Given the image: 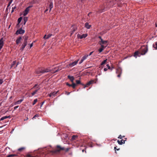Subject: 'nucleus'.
Returning <instances> with one entry per match:
<instances>
[{
	"mask_svg": "<svg viewBox=\"0 0 157 157\" xmlns=\"http://www.w3.org/2000/svg\"><path fill=\"white\" fill-rule=\"evenodd\" d=\"M64 150L65 148L64 147H62L59 145H57L56 150L52 151V152L53 153H56L57 152H59Z\"/></svg>",
	"mask_w": 157,
	"mask_h": 157,
	"instance_id": "7ed1b4c3",
	"label": "nucleus"
},
{
	"mask_svg": "<svg viewBox=\"0 0 157 157\" xmlns=\"http://www.w3.org/2000/svg\"><path fill=\"white\" fill-rule=\"evenodd\" d=\"M101 46V48H100L99 50L98 51L99 52H101L107 46L108 44H107L104 45V44H100Z\"/></svg>",
	"mask_w": 157,
	"mask_h": 157,
	"instance_id": "0eeeda50",
	"label": "nucleus"
},
{
	"mask_svg": "<svg viewBox=\"0 0 157 157\" xmlns=\"http://www.w3.org/2000/svg\"><path fill=\"white\" fill-rule=\"evenodd\" d=\"M66 85L68 86H71V84H70L67 82L66 83Z\"/></svg>",
	"mask_w": 157,
	"mask_h": 157,
	"instance_id": "49530a36",
	"label": "nucleus"
},
{
	"mask_svg": "<svg viewBox=\"0 0 157 157\" xmlns=\"http://www.w3.org/2000/svg\"><path fill=\"white\" fill-rule=\"evenodd\" d=\"M88 35L87 34H83L82 35H80L79 34H78L77 35V36L78 38L82 39L83 38H85Z\"/></svg>",
	"mask_w": 157,
	"mask_h": 157,
	"instance_id": "9b49d317",
	"label": "nucleus"
},
{
	"mask_svg": "<svg viewBox=\"0 0 157 157\" xmlns=\"http://www.w3.org/2000/svg\"><path fill=\"white\" fill-rule=\"evenodd\" d=\"M66 94L67 95H69L70 93V92H66Z\"/></svg>",
	"mask_w": 157,
	"mask_h": 157,
	"instance_id": "3c124183",
	"label": "nucleus"
},
{
	"mask_svg": "<svg viewBox=\"0 0 157 157\" xmlns=\"http://www.w3.org/2000/svg\"><path fill=\"white\" fill-rule=\"evenodd\" d=\"M62 68H61V67H58V68L56 70L55 72H54V73H55V72H56L58 71H59V70H61Z\"/></svg>",
	"mask_w": 157,
	"mask_h": 157,
	"instance_id": "c9c22d12",
	"label": "nucleus"
},
{
	"mask_svg": "<svg viewBox=\"0 0 157 157\" xmlns=\"http://www.w3.org/2000/svg\"><path fill=\"white\" fill-rule=\"evenodd\" d=\"M22 38L21 37L18 38L16 40V43L17 44H18L20 42Z\"/></svg>",
	"mask_w": 157,
	"mask_h": 157,
	"instance_id": "412c9836",
	"label": "nucleus"
},
{
	"mask_svg": "<svg viewBox=\"0 0 157 157\" xmlns=\"http://www.w3.org/2000/svg\"><path fill=\"white\" fill-rule=\"evenodd\" d=\"M91 13V12L89 13L88 14V16H89V15H90Z\"/></svg>",
	"mask_w": 157,
	"mask_h": 157,
	"instance_id": "0e129e2a",
	"label": "nucleus"
},
{
	"mask_svg": "<svg viewBox=\"0 0 157 157\" xmlns=\"http://www.w3.org/2000/svg\"><path fill=\"white\" fill-rule=\"evenodd\" d=\"M3 127V126H0V128H2Z\"/></svg>",
	"mask_w": 157,
	"mask_h": 157,
	"instance_id": "69168bd1",
	"label": "nucleus"
},
{
	"mask_svg": "<svg viewBox=\"0 0 157 157\" xmlns=\"http://www.w3.org/2000/svg\"><path fill=\"white\" fill-rule=\"evenodd\" d=\"M53 7V4L52 2H51L49 5V9H50V11L52 9V8Z\"/></svg>",
	"mask_w": 157,
	"mask_h": 157,
	"instance_id": "b1692460",
	"label": "nucleus"
},
{
	"mask_svg": "<svg viewBox=\"0 0 157 157\" xmlns=\"http://www.w3.org/2000/svg\"><path fill=\"white\" fill-rule=\"evenodd\" d=\"M3 82V80L2 79H0V84H2Z\"/></svg>",
	"mask_w": 157,
	"mask_h": 157,
	"instance_id": "a18cd8bd",
	"label": "nucleus"
},
{
	"mask_svg": "<svg viewBox=\"0 0 157 157\" xmlns=\"http://www.w3.org/2000/svg\"><path fill=\"white\" fill-rule=\"evenodd\" d=\"M23 100V99H21L20 100H18V101H16L15 103V105H17L20 104Z\"/></svg>",
	"mask_w": 157,
	"mask_h": 157,
	"instance_id": "4be33fe9",
	"label": "nucleus"
},
{
	"mask_svg": "<svg viewBox=\"0 0 157 157\" xmlns=\"http://www.w3.org/2000/svg\"><path fill=\"white\" fill-rule=\"evenodd\" d=\"M126 140H121L120 141H119V140H118L117 142L118 143V144L120 145H121L123 144H124L125 143V142L126 141Z\"/></svg>",
	"mask_w": 157,
	"mask_h": 157,
	"instance_id": "aec40b11",
	"label": "nucleus"
},
{
	"mask_svg": "<svg viewBox=\"0 0 157 157\" xmlns=\"http://www.w3.org/2000/svg\"><path fill=\"white\" fill-rule=\"evenodd\" d=\"M79 2H82L83 1H84V0H79Z\"/></svg>",
	"mask_w": 157,
	"mask_h": 157,
	"instance_id": "680f3d73",
	"label": "nucleus"
},
{
	"mask_svg": "<svg viewBox=\"0 0 157 157\" xmlns=\"http://www.w3.org/2000/svg\"><path fill=\"white\" fill-rule=\"evenodd\" d=\"M98 38L100 39V40L98 42L99 44H107L108 42L107 40H104L101 36H99Z\"/></svg>",
	"mask_w": 157,
	"mask_h": 157,
	"instance_id": "20e7f679",
	"label": "nucleus"
},
{
	"mask_svg": "<svg viewBox=\"0 0 157 157\" xmlns=\"http://www.w3.org/2000/svg\"><path fill=\"white\" fill-rule=\"evenodd\" d=\"M14 10L13 9H12V10L11 11V13H12L13 12H14Z\"/></svg>",
	"mask_w": 157,
	"mask_h": 157,
	"instance_id": "e2e57ef3",
	"label": "nucleus"
},
{
	"mask_svg": "<svg viewBox=\"0 0 157 157\" xmlns=\"http://www.w3.org/2000/svg\"><path fill=\"white\" fill-rule=\"evenodd\" d=\"M107 59H106L104 61H103L101 63V65H103L104 64H105L107 62Z\"/></svg>",
	"mask_w": 157,
	"mask_h": 157,
	"instance_id": "393cba45",
	"label": "nucleus"
},
{
	"mask_svg": "<svg viewBox=\"0 0 157 157\" xmlns=\"http://www.w3.org/2000/svg\"><path fill=\"white\" fill-rule=\"evenodd\" d=\"M118 138L120 139H121L122 138V136L121 135H120L119 136Z\"/></svg>",
	"mask_w": 157,
	"mask_h": 157,
	"instance_id": "de8ad7c7",
	"label": "nucleus"
},
{
	"mask_svg": "<svg viewBox=\"0 0 157 157\" xmlns=\"http://www.w3.org/2000/svg\"><path fill=\"white\" fill-rule=\"evenodd\" d=\"M153 47L155 48V49H157V42L155 43V44H153Z\"/></svg>",
	"mask_w": 157,
	"mask_h": 157,
	"instance_id": "cd10ccee",
	"label": "nucleus"
},
{
	"mask_svg": "<svg viewBox=\"0 0 157 157\" xmlns=\"http://www.w3.org/2000/svg\"><path fill=\"white\" fill-rule=\"evenodd\" d=\"M7 118H11V117H10V116H7Z\"/></svg>",
	"mask_w": 157,
	"mask_h": 157,
	"instance_id": "4d7b16f0",
	"label": "nucleus"
},
{
	"mask_svg": "<svg viewBox=\"0 0 157 157\" xmlns=\"http://www.w3.org/2000/svg\"><path fill=\"white\" fill-rule=\"evenodd\" d=\"M52 34H49L47 36V39H48L52 36Z\"/></svg>",
	"mask_w": 157,
	"mask_h": 157,
	"instance_id": "e433bc0d",
	"label": "nucleus"
},
{
	"mask_svg": "<svg viewBox=\"0 0 157 157\" xmlns=\"http://www.w3.org/2000/svg\"><path fill=\"white\" fill-rule=\"evenodd\" d=\"M114 150H115V153H116V150H118H118H119L120 148L117 149V148H116V147H114Z\"/></svg>",
	"mask_w": 157,
	"mask_h": 157,
	"instance_id": "a19ab883",
	"label": "nucleus"
},
{
	"mask_svg": "<svg viewBox=\"0 0 157 157\" xmlns=\"http://www.w3.org/2000/svg\"><path fill=\"white\" fill-rule=\"evenodd\" d=\"M17 156L16 155H15V154H10V155H8L7 156V157H14V156Z\"/></svg>",
	"mask_w": 157,
	"mask_h": 157,
	"instance_id": "c85d7f7f",
	"label": "nucleus"
},
{
	"mask_svg": "<svg viewBox=\"0 0 157 157\" xmlns=\"http://www.w3.org/2000/svg\"><path fill=\"white\" fill-rule=\"evenodd\" d=\"M44 39H47V35H45L44 37Z\"/></svg>",
	"mask_w": 157,
	"mask_h": 157,
	"instance_id": "8fccbe9b",
	"label": "nucleus"
},
{
	"mask_svg": "<svg viewBox=\"0 0 157 157\" xmlns=\"http://www.w3.org/2000/svg\"><path fill=\"white\" fill-rule=\"evenodd\" d=\"M125 137V136H122V137H123H123Z\"/></svg>",
	"mask_w": 157,
	"mask_h": 157,
	"instance_id": "338daca9",
	"label": "nucleus"
},
{
	"mask_svg": "<svg viewBox=\"0 0 157 157\" xmlns=\"http://www.w3.org/2000/svg\"><path fill=\"white\" fill-rule=\"evenodd\" d=\"M33 46V43H32L30 45V48H31Z\"/></svg>",
	"mask_w": 157,
	"mask_h": 157,
	"instance_id": "bf43d9fd",
	"label": "nucleus"
},
{
	"mask_svg": "<svg viewBox=\"0 0 157 157\" xmlns=\"http://www.w3.org/2000/svg\"><path fill=\"white\" fill-rule=\"evenodd\" d=\"M107 68H104V71H107Z\"/></svg>",
	"mask_w": 157,
	"mask_h": 157,
	"instance_id": "6e6d98bb",
	"label": "nucleus"
},
{
	"mask_svg": "<svg viewBox=\"0 0 157 157\" xmlns=\"http://www.w3.org/2000/svg\"><path fill=\"white\" fill-rule=\"evenodd\" d=\"M93 52H90V54H89V56H90L91 55V54H92V53H93Z\"/></svg>",
	"mask_w": 157,
	"mask_h": 157,
	"instance_id": "13d9d810",
	"label": "nucleus"
},
{
	"mask_svg": "<svg viewBox=\"0 0 157 157\" xmlns=\"http://www.w3.org/2000/svg\"><path fill=\"white\" fill-rule=\"evenodd\" d=\"M116 72L117 74H118V75H117V77L119 78L120 77L122 73V70L121 68L120 67L118 68L117 69Z\"/></svg>",
	"mask_w": 157,
	"mask_h": 157,
	"instance_id": "1a4fd4ad",
	"label": "nucleus"
},
{
	"mask_svg": "<svg viewBox=\"0 0 157 157\" xmlns=\"http://www.w3.org/2000/svg\"><path fill=\"white\" fill-rule=\"evenodd\" d=\"M24 42L27 43V40L28 38V36H24Z\"/></svg>",
	"mask_w": 157,
	"mask_h": 157,
	"instance_id": "bb28decb",
	"label": "nucleus"
},
{
	"mask_svg": "<svg viewBox=\"0 0 157 157\" xmlns=\"http://www.w3.org/2000/svg\"><path fill=\"white\" fill-rule=\"evenodd\" d=\"M24 149H25L24 147H21V148L18 149V151H22Z\"/></svg>",
	"mask_w": 157,
	"mask_h": 157,
	"instance_id": "f704fd0d",
	"label": "nucleus"
},
{
	"mask_svg": "<svg viewBox=\"0 0 157 157\" xmlns=\"http://www.w3.org/2000/svg\"><path fill=\"white\" fill-rule=\"evenodd\" d=\"M107 66V67L108 69H111V70H112V69L113 68V67H112V68H111V67L110 66H109V65L108 64H107L106 65Z\"/></svg>",
	"mask_w": 157,
	"mask_h": 157,
	"instance_id": "58836bf2",
	"label": "nucleus"
},
{
	"mask_svg": "<svg viewBox=\"0 0 157 157\" xmlns=\"http://www.w3.org/2000/svg\"><path fill=\"white\" fill-rule=\"evenodd\" d=\"M77 137V136L76 135H73L72 136V139L73 140H75Z\"/></svg>",
	"mask_w": 157,
	"mask_h": 157,
	"instance_id": "473e14b6",
	"label": "nucleus"
},
{
	"mask_svg": "<svg viewBox=\"0 0 157 157\" xmlns=\"http://www.w3.org/2000/svg\"><path fill=\"white\" fill-rule=\"evenodd\" d=\"M37 84H35L34 86H33V88H32V89H34L35 88H37Z\"/></svg>",
	"mask_w": 157,
	"mask_h": 157,
	"instance_id": "37998d69",
	"label": "nucleus"
},
{
	"mask_svg": "<svg viewBox=\"0 0 157 157\" xmlns=\"http://www.w3.org/2000/svg\"><path fill=\"white\" fill-rule=\"evenodd\" d=\"M39 116L37 114H36V115H35L34 117H33V119H34V118H35V119H36V117H38Z\"/></svg>",
	"mask_w": 157,
	"mask_h": 157,
	"instance_id": "79ce46f5",
	"label": "nucleus"
},
{
	"mask_svg": "<svg viewBox=\"0 0 157 157\" xmlns=\"http://www.w3.org/2000/svg\"><path fill=\"white\" fill-rule=\"evenodd\" d=\"M48 8H47L45 10V12H47V11H48Z\"/></svg>",
	"mask_w": 157,
	"mask_h": 157,
	"instance_id": "5fc2aeb1",
	"label": "nucleus"
},
{
	"mask_svg": "<svg viewBox=\"0 0 157 157\" xmlns=\"http://www.w3.org/2000/svg\"><path fill=\"white\" fill-rule=\"evenodd\" d=\"M27 43L24 42L23 44H22V46L20 50H21L22 51L23 50L27 45Z\"/></svg>",
	"mask_w": 157,
	"mask_h": 157,
	"instance_id": "2eb2a0df",
	"label": "nucleus"
},
{
	"mask_svg": "<svg viewBox=\"0 0 157 157\" xmlns=\"http://www.w3.org/2000/svg\"><path fill=\"white\" fill-rule=\"evenodd\" d=\"M78 60H79L78 59L77 61H75L74 62L70 63L69 64L67 65V67H72L75 66L77 63Z\"/></svg>",
	"mask_w": 157,
	"mask_h": 157,
	"instance_id": "423d86ee",
	"label": "nucleus"
},
{
	"mask_svg": "<svg viewBox=\"0 0 157 157\" xmlns=\"http://www.w3.org/2000/svg\"><path fill=\"white\" fill-rule=\"evenodd\" d=\"M70 148H66V149H65V150H64L65 151V152H67L69 151Z\"/></svg>",
	"mask_w": 157,
	"mask_h": 157,
	"instance_id": "ea45409f",
	"label": "nucleus"
},
{
	"mask_svg": "<svg viewBox=\"0 0 157 157\" xmlns=\"http://www.w3.org/2000/svg\"><path fill=\"white\" fill-rule=\"evenodd\" d=\"M19 107V106L18 105H17V106H15V107H14V110H15L17 108Z\"/></svg>",
	"mask_w": 157,
	"mask_h": 157,
	"instance_id": "09e8293b",
	"label": "nucleus"
},
{
	"mask_svg": "<svg viewBox=\"0 0 157 157\" xmlns=\"http://www.w3.org/2000/svg\"><path fill=\"white\" fill-rule=\"evenodd\" d=\"M28 20V18L26 17H25L24 18V25H25Z\"/></svg>",
	"mask_w": 157,
	"mask_h": 157,
	"instance_id": "2f4dec72",
	"label": "nucleus"
},
{
	"mask_svg": "<svg viewBox=\"0 0 157 157\" xmlns=\"http://www.w3.org/2000/svg\"><path fill=\"white\" fill-rule=\"evenodd\" d=\"M16 8V6H15L14 7H13L12 9H13L14 10V9Z\"/></svg>",
	"mask_w": 157,
	"mask_h": 157,
	"instance_id": "864d4df0",
	"label": "nucleus"
},
{
	"mask_svg": "<svg viewBox=\"0 0 157 157\" xmlns=\"http://www.w3.org/2000/svg\"><path fill=\"white\" fill-rule=\"evenodd\" d=\"M22 19V17H19L17 20L18 24H17V26H18L19 25V24L21 22Z\"/></svg>",
	"mask_w": 157,
	"mask_h": 157,
	"instance_id": "5701e85b",
	"label": "nucleus"
},
{
	"mask_svg": "<svg viewBox=\"0 0 157 157\" xmlns=\"http://www.w3.org/2000/svg\"><path fill=\"white\" fill-rule=\"evenodd\" d=\"M52 71V70L49 68H46L44 69H42L41 68H39L36 70V73L37 74H42L51 71Z\"/></svg>",
	"mask_w": 157,
	"mask_h": 157,
	"instance_id": "f03ea898",
	"label": "nucleus"
},
{
	"mask_svg": "<svg viewBox=\"0 0 157 157\" xmlns=\"http://www.w3.org/2000/svg\"><path fill=\"white\" fill-rule=\"evenodd\" d=\"M85 25V27L87 29H90V27L91 26V25H89L88 22L86 23Z\"/></svg>",
	"mask_w": 157,
	"mask_h": 157,
	"instance_id": "6ab92c4d",
	"label": "nucleus"
},
{
	"mask_svg": "<svg viewBox=\"0 0 157 157\" xmlns=\"http://www.w3.org/2000/svg\"><path fill=\"white\" fill-rule=\"evenodd\" d=\"M67 77L69 79H70V80L72 82H73V81L74 79V78L73 76H71L70 75H68Z\"/></svg>",
	"mask_w": 157,
	"mask_h": 157,
	"instance_id": "a211bd4d",
	"label": "nucleus"
},
{
	"mask_svg": "<svg viewBox=\"0 0 157 157\" xmlns=\"http://www.w3.org/2000/svg\"><path fill=\"white\" fill-rule=\"evenodd\" d=\"M76 82L77 84H81V85L83 86H84V84L81 83V82L80 80H76Z\"/></svg>",
	"mask_w": 157,
	"mask_h": 157,
	"instance_id": "a878e982",
	"label": "nucleus"
},
{
	"mask_svg": "<svg viewBox=\"0 0 157 157\" xmlns=\"http://www.w3.org/2000/svg\"><path fill=\"white\" fill-rule=\"evenodd\" d=\"M16 61H13L12 63L11 64V67H14V68H15L16 67H17L18 64L17 63L16 65V66H15V65L16 64Z\"/></svg>",
	"mask_w": 157,
	"mask_h": 157,
	"instance_id": "f3484780",
	"label": "nucleus"
},
{
	"mask_svg": "<svg viewBox=\"0 0 157 157\" xmlns=\"http://www.w3.org/2000/svg\"><path fill=\"white\" fill-rule=\"evenodd\" d=\"M25 32V30L22 29V28H21L17 31L15 34L17 35H18L19 34H21L24 33Z\"/></svg>",
	"mask_w": 157,
	"mask_h": 157,
	"instance_id": "39448f33",
	"label": "nucleus"
},
{
	"mask_svg": "<svg viewBox=\"0 0 157 157\" xmlns=\"http://www.w3.org/2000/svg\"><path fill=\"white\" fill-rule=\"evenodd\" d=\"M72 83V84H71V86H72L73 88L74 89L75 88L76 86V84L74 83L73 82Z\"/></svg>",
	"mask_w": 157,
	"mask_h": 157,
	"instance_id": "c756f323",
	"label": "nucleus"
},
{
	"mask_svg": "<svg viewBox=\"0 0 157 157\" xmlns=\"http://www.w3.org/2000/svg\"><path fill=\"white\" fill-rule=\"evenodd\" d=\"M12 0H10L8 3V4L7 6V7H8L9 6H10V4L12 3Z\"/></svg>",
	"mask_w": 157,
	"mask_h": 157,
	"instance_id": "4c0bfd02",
	"label": "nucleus"
},
{
	"mask_svg": "<svg viewBox=\"0 0 157 157\" xmlns=\"http://www.w3.org/2000/svg\"><path fill=\"white\" fill-rule=\"evenodd\" d=\"M88 56V55H86L83 56V57H82L80 62H79V64H80L81 63H82L87 58Z\"/></svg>",
	"mask_w": 157,
	"mask_h": 157,
	"instance_id": "f8f14e48",
	"label": "nucleus"
},
{
	"mask_svg": "<svg viewBox=\"0 0 157 157\" xmlns=\"http://www.w3.org/2000/svg\"><path fill=\"white\" fill-rule=\"evenodd\" d=\"M58 91H57L56 92L54 91L50 93L49 94V97H53V96H56V94L57 93Z\"/></svg>",
	"mask_w": 157,
	"mask_h": 157,
	"instance_id": "ddd939ff",
	"label": "nucleus"
},
{
	"mask_svg": "<svg viewBox=\"0 0 157 157\" xmlns=\"http://www.w3.org/2000/svg\"><path fill=\"white\" fill-rule=\"evenodd\" d=\"M99 75H101V74L100 73H99L98 74Z\"/></svg>",
	"mask_w": 157,
	"mask_h": 157,
	"instance_id": "774afa93",
	"label": "nucleus"
},
{
	"mask_svg": "<svg viewBox=\"0 0 157 157\" xmlns=\"http://www.w3.org/2000/svg\"><path fill=\"white\" fill-rule=\"evenodd\" d=\"M44 103V101H43V102H42L41 103V106H40L41 107L42 106V105H43V104Z\"/></svg>",
	"mask_w": 157,
	"mask_h": 157,
	"instance_id": "603ef678",
	"label": "nucleus"
},
{
	"mask_svg": "<svg viewBox=\"0 0 157 157\" xmlns=\"http://www.w3.org/2000/svg\"><path fill=\"white\" fill-rule=\"evenodd\" d=\"M7 118V116H5L2 117L0 119V121L3 120H4Z\"/></svg>",
	"mask_w": 157,
	"mask_h": 157,
	"instance_id": "7c9ffc66",
	"label": "nucleus"
},
{
	"mask_svg": "<svg viewBox=\"0 0 157 157\" xmlns=\"http://www.w3.org/2000/svg\"><path fill=\"white\" fill-rule=\"evenodd\" d=\"M28 157H32V156L30 155H28Z\"/></svg>",
	"mask_w": 157,
	"mask_h": 157,
	"instance_id": "052dcab7",
	"label": "nucleus"
},
{
	"mask_svg": "<svg viewBox=\"0 0 157 157\" xmlns=\"http://www.w3.org/2000/svg\"><path fill=\"white\" fill-rule=\"evenodd\" d=\"M147 51L148 48L147 46H142L140 51H137L134 52V56L136 58L137 56H140L141 55H144Z\"/></svg>",
	"mask_w": 157,
	"mask_h": 157,
	"instance_id": "f257e3e1",
	"label": "nucleus"
},
{
	"mask_svg": "<svg viewBox=\"0 0 157 157\" xmlns=\"http://www.w3.org/2000/svg\"><path fill=\"white\" fill-rule=\"evenodd\" d=\"M32 7V6H29L25 9V10H24L23 12V15L24 16H25L27 15V14L29 12V9L30 8Z\"/></svg>",
	"mask_w": 157,
	"mask_h": 157,
	"instance_id": "6e6552de",
	"label": "nucleus"
},
{
	"mask_svg": "<svg viewBox=\"0 0 157 157\" xmlns=\"http://www.w3.org/2000/svg\"><path fill=\"white\" fill-rule=\"evenodd\" d=\"M94 82V80H92L89 82L88 83H87L86 85H84V87H83L84 88H85L86 87H88L91 84L93 83Z\"/></svg>",
	"mask_w": 157,
	"mask_h": 157,
	"instance_id": "9d476101",
	"label": "nucleus"
},
{
	"mask_svg": "<svg viewBox=\"0 0 157 157\" xmlns=\"http://www.w3.org/2000/svg\"><path fill=\"white\" fill-rule=\"evenodd\" d=\"M76 29L75 28L73 29V30L72 31V33H71V35L76 30Z\"/></svg>",
	"mask_w": 157,
	"mask_h": 157,
	"instance_id": "c03bdc74",
	"label": "nucleus"
},
{
	"mask_svg": "<svg viewBox=\"0 0 157 157\" xmlns=\"http://www.w3.org/2000/svg\"><path fill=\"white\" fill-rule=\"evenodd\" d=\"M3 45V38H2L0 40V49H1L2 48Z\"/></svg>",
	"mask_w": 157,
	"mask_h": 157,
	"instance_id": "dca6fc26",
	"label": "nucleus"
},
{
	"mask_svg": "<svg viewBox=\"0 0 157 157\" xmlns=\"http://www.w3.org/2000/svg\"><path fill=\"white\" fill-rule=\"evenodd\" d=\"M37 99H34V100L33 101V105H34L36 103V102H37Z\"/></svg>",
	"mask_w": 157,
	"mask_h": 157,
	"instance_id": "72a5a7b5",
	"label": "nucleus"
},
{
	"mask_svg": "<svg viewBox=\"0 0 157 157\" xmlns=\"http://www.w3.org/2000/svg\"><path fill=\"white\" fill-rule=\"evenodd\" d=\"M36 88L37 89L33 93H32L31 94L32 96L34 95L35 94H36L37 92L40 89V87L38 86Z\"/></svg>",
	"mask_w": 157,
	"mask_h": 157,
	"instance_id": "4468645a",
	"label": "nucleus"
}]
</instances>
